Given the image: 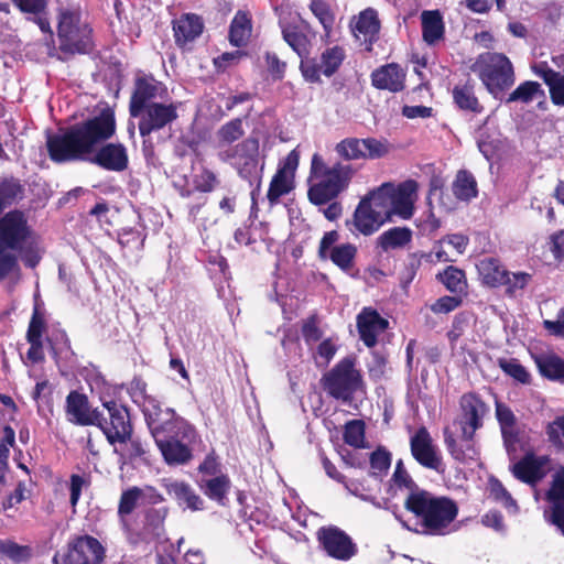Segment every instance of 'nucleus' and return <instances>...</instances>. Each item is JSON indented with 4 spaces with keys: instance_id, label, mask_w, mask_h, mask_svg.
Listing matches in <instances>:
<instances>
[{
    "instance_id": "f257e3e1",
    "label": "nucleus",
    "mask_w": 564,
    "mask_h": 564,
    "mask_svg": "<svg viewBox=\"0 0 564 564\" xmlns=\"http://www.w3.org/2000/svg\"><path fill=\"white\" fill-rule=\"evenodd\" d=\"M115 110L101 109L94 117L72 124L58 133L48 134L46 151L50 160L56 164L80 162L89 159L91 163L110 172H123L129 167V154L120 142H106L116 134Z\"/></svg>"
},
{
    "instance_id": "f03ea898",
    "label": "nucleus",
    "mask_w": 564,
    "mask_h": 564,
    "mask_svg": "<svg viewBox=\"0 0 564 564\" xmlns=\"http://www.w3.org/2000/svg\"><path fill=\"white\" fill-rule=\"evenodd\" d=\"M19 258L34 269L42 260V250L25 214L13 209L0 217V281L20 271Z\"/></svg>"
},
{
    "instance_id": "7ed1b4c3",
    "label": "nucleus",
    "mask_w": 564,
    "mask_h": 564,
    "mask_svg": "<svg viewBox=\"0 0 564 564\" xmlns=\"http://www.w3.org/2000/svg\"><path fill=\"white\" fill-rule=\"evenodd\" d=\"M403 507L417 520L420 530L416 532L432 536L449 534L459 512L454 499L436 496L426 489L415 495H408Z\"/></svg>"
},
{
    "instance_id": "20e7f679",
    "label": "nucleus",
    "mask_w": 564,
    "mask_h": 564,
    "mask_svg": "<svg viewBox=\"0 0 564 564\" xmlns=\"http://www.w3.org/2000/svg\"><path fill=\"white\" fill-rule=\"evenodd\" d=\"M356 173L357 169L351 163L339 161L328 166L319 153H314L310 178L315 182L308 187V200L315 206L330 203L348 188Z\"/></svg>"
},
{
    "instance_id": "39448f33",
    "label": "nucleus",
    "mask_w": 564,
    "mask_h": 564,
    "mask_svg": "<svg viewBox=\"0 0 564 564\" xmlns=\"http://www.w3.org/2000/svg\"><path fill=\"white\" fill-rule=\"evenodd\" d=\"M152 437L166 465L183 466L193 459L189 444L196 440L197 432L185 419L156 430Z\"/></svg>"
},
{
    "instance_id": "423d86ee",
    "label": "nucleus",
    "mask_w": 564,
    "mask_h": 564,
    "mask_svg": "<svg viewBox=\"0 0 564 564\" xmlns=\"http://www.w3.org/2000/svg\"><path fill=\"white\" fill-rule=\"evenodd\" d=\"M470 69L495 99H501L516 82L514 67L503 53H481L471 64Z\"/></svg>"
},
{
    "instance_id": "0eeeda50",
    "label": "nucleus",
    "mask_w": 564,
    "mask_h": 564,
    "mask_svg": "<svg viewBox=\"0 0 564 564\" xmlns=\"http://www.w3.org/2000/svg\"><path fill=\"white\" fill-rule=\"evenodd\" d=\"M58 50L66 58L76 54H88L94 48L93 28L83 20L79 9L65 8L58 11Z\"/></svg>"
},
{
    "instance_id": "6e6552de",
    "label": "nucleus",
    "mask_w": 564,
    "mask_h": 564,
    "mask_svg": "<svg viewBox=\"0 0 564 564\" xmlns=\"http://www.w3.org/2000/svg\"><path fill=\"white\" fill-rule=\"evenodd\" d=\"M321 387L326 394L343 403H350L357 392L365 391L361 371L356 368V357L340 359L321 378Z\"/></svg>"
},
{
    "instance_id": "1a4fd4ad",
    "label": "nucleus",
    "mask_w": 564,
    "mask_h": 564,
    "mask_svg": "<svg viewBox=\"0 0 564 564\" xmlns=\"http://www.w3.org/2000/svg\"><path fill=\"white\" fill-rule=\"evenodd\" d=\"M224 162L230 163L238 175L248 181L250 185L257 182V189L260 187L261 177L258 175L259 164V140L249 137L235 147H230L219 153Z\"/></svg>"
},
{
    "instance_id": "9d476101",
    "label": "nucleus",
    "mask_w": 564,
    "mask_h": 564,
    "mask_svg": "<svg viewBox=\"0 0 564 564\" xmlns=\"http://www.w3.org/2000/svg\"><path fill=\"white\" fill-rule=\"evenodd\" d=\"M106 557V549L100 541L91 535H76L68 543L66 552L56 553L55 564H101Z\"/></svg>"
},
{
    "instance_id": "9b49d317",
    "label": "nucleus",
    "mask_w": 564,
    "mask_h": 564,
    "mask_svg": "<svg viewBox=\"0 0 564 564\" xmlns=\"http://www.w3.org/2000/svg\"><path fill=\"white\" fill-rule=\"evenodd\" d=\"M178 106L180 102H152L139 110L137 115H130L132 118L139 119L138 129L143 138V144L147 137L170 127L178 119Z\"/></svg>"
},
{
    "instance_id": "f8f14e48",
    "label": "nucleus",
    "mask_w": 564,
    "mask_h": 564,
    "mask_svg": "<svg viewBox=\"0 0 564 564\" xmlns=\"http://www.w3.org/2000/svg\"><path fill=\"white\" fill-rule=\"evenodd\" d=\"M104 406L108 416L99 411L98 422L94 426L102 431L110 445L129 440V432H133V426L128 408L113 400L104 402Z\"/></svg>"
},
{
    "instance_id": "ddd939ff",
    "label": "nucleus",
    "mask_w": 564,
    "mask_h": 564,
    "mask_svg": "<svg viewBox=\"0 0 564 564\" xmlns=\"http://www.w3.org/2000/svg\"><path fill=\"white\" fill-rule=\"evenodd\" d=\"M316 540L321 550L337 561L347 562L358 553L352 538L333 524L321 527L316 532Z\"/></svg>"
},
{
    "instance_id": "4468645a",
    "label": "nucleus",
    "mask_w": 564,
    "mask_h": 564,
    "mask_svg": "<svg viewBox=\"0 0 564 564\" xmlns=\"http://www.w3.org/2000/svg\"><path fill=\"white\" fill-rule=\"evenodd\" d=\"M335 151L344 161L376 160L386 156L390 145L376 138H346L336 144Z\"/></svg>"
},
{
    "instance_id": "2eb2a0df",
    "label": "nucleus",
    "mask_w": 564,
    "mask_h": 564,
    "mask_svg": "<svg viewBox=\"0 0 564 564\" xmlns=\"http://www.w3.org/2000/svg\"><path fill=\"white\" fill-rule=\"evenodd\" d=\"M345 58V48L339 45H334L327 47L321 54V63H317L315 58L302 59L300 69L305 80L310 83H321V75L323 74L326 77L333 76L340 68Z\"/></svg>"
},
{
    "instance_id": "dca6fc26",
    "label": "nucleus",
    "mask_w": 564,
    "mask_h": 564,
    "mask_svg": "<svg viewBox=\"0 0 564 564\" xmlns=\"http://www.w3.org/2000/svg\"><path fill=\"white\" fill-rule=\"evenodd\" d=\"M544 519L564 536V466L558 467L552 475L549 488L545 490Z\"/></svg>"
},
{
    "instance_id": "f3484780",
    "label": "nucleus",
    "mask_w": 564,
    "mask_h": 564,
    "mask_svg": "<svg viewBox=\"0 0 564 564\" xmlns=\"http://www.w3.org/2000/svg\"><path fill=\"white\" fill-rule=\"evenodd\" d=\"M413 458L424 468L443 474L445 471L442 455L425 426H421L410 438Z\"/></svg>"
},
{
    "instance_id": "a211bd4d",
    "label": "nucleus",
    "mask_w": 564,
    "mask_h": 564,
    "mask_svg": "<svg viewBox=\"0 0 564 564\" xmlns=\"http://www.w3.org/2000/svg\"><path fill=\"white\" fill-rule=\"evenodd\" d=\"M299 162L300 153L294 149L279 164L267 193V198L271 206L278 204L280 197L289 194L294 188V176Z\"/></svg>"
},
{
    "instance_id": "6ab92c4d",
    "label": "nucleus",
    "mask_w": 564,
    "mask_h": 564,
    "mask_svg": "<svg viewBox=\"0 0 564 564\" xmlns=\"http://www.w3.org/2000/svg\"><path fill=\"white\" fill-rule=\"evenodd\" d=\"M354 37L361 41L367 52H372L373 44L379 41L381 22L378 11L373 8H366L357 15H354L349 23Z\"/></svg>"
},
{
    "instance_id": "aec40b11",
    "label": "nucleus",
    "mask_w": 564,
    "mask_h": 564,
    "mask_svg": "<svg viewBox=\"0 0 564 564\" xmlns=\"http://www.w3.org/2000/svg\"><path fill=\"white\" fill-rule=\"evenodd\" d=\"M166 93V87L153 75L138 76L129 100V113L137 115L139 110L155 102L154 99Z\"/></svg>"
},
{
    "instance_id": "412c9836",
    "label": "nucleus",
    "mask_w": 564,
    "mask_h": 564,
    "mask_svg": "<svg viewBox=\"0 0 564 564\" xmlns=\"http://www.w3.org/2000/svg\"><path fill=\"white\" fill-rule=\"evenodd\" d=\"M356 325L360 340L372 348L378 343V336L388 329L389 322L377 310L364 307L356 317Z\"/></svg>"
},
{
    "instance_id": "4be33fe9",
    "label": "nucleus",
    "mask_w": 564,
    "mask_h": 564,
    "mask_svg": "<svg viewBox=\"0 0 564 564\" xmlns=\"http://www.w3.org/2000/svg\"><path fill=\"white\" fill-rule=\"evenodd\" d=\"M475 433L463 427L460 438L457 440L447 429L444 430V443L453 459L460 464L478 460L479 451L474 440Z\"/></svg>"
},
{
    "instance_id": "5701e85b",
    "label": "nucleus",
    "mask_w": 564,
    "mask_h": 564,
    "mask_svg": "<svg viewBox=\"0 0 564 564\" xmlns=\"http://www.w3.org/2000/svg\"><path fill=\"white\" fill-rule=\"evenodd\" d=\"M65 411L69 422L79 426H90L98 422V409H91L88 397L73 390L66 397Z\"/></svg>"
},
{
    "instance_id": "b1692460",
    "label": "nucleus",
    "mask_w": 564,
    "mask_h": 564,
    "mask_svg": "<svg viewBox=\"0 0 564 564\" xmlns=\"http://www.w3.org/2000/svg\"><path fill=\"white\" fill-rule=\"evenodd\" d=\"M462 412V429L476 432L484 425V417L489 412V406L475 392L464 393L459 399Z\"/></svg>"
},
{
    "instance_id": "393cba45",
    "label": "nucleus",
    "mask_w": 564,
    "mask_h": 564,
    "mask_svg": "<svg viewBox=\"0 0 564 564\" xmlns=\"http://www.w3.org/2000/svg\"><path fill=\"white\" fill-rule=\"evenodd\" d=\"M452 98L455 108L464 113L478 116L485 111L484 105L476 95V83L470 77L454 85Z\"/></svg>"
},
{
    "instance_id": "a878e982",
    "label": "nucleus",
    "mask_w": 564,
    "mask_h": 564,
    "mask_svg": "<svg viewBox=\"0 0 564 564\" xmlns=\"http://www.w3.org/2000/svg\"><path fill=\"white\" fill-rule=\"evenodd\" d=\"M417 191V183L408 180L398 186L391 183V213L402 219H410L414 210V195Z\"/></svg>"
},
{
    "instance_id": "bb28decb",
    "label": "nucleus",
    "mask_w": 564,
    "mask_h": 564,
    "mask_svg": "<svg viewBox=\"0 0 564 564\" xmlns=\"http://www.w3.org/2000/svg\"><path fill=\"white\" fill-rule=\"evenodd\" d=\"M405 72L398 63H389L376 68L370 78L375 88L399 93L405 88Z\"/></svg>"
},
{
    "instance_id": "cd10ccee",
    "label": "nucleus",
    "mask_w": 564,
    "mask_h": 564,
    "mask_svg": "<svg viewBox=\"0 0 564 564\" xmlns=\"http://www.w3.org/2000/svg\"><path fill=\"white\" fill-rule=\"evenodd\" d=\"M384 223L382 218L375 214L368 200L360 199L354 212L352 219H347L346 226L352 234L370 236L379 230Z\"/></svg>"
},
{
    "instance_id": "c85d7f7f",
    "label": "nucleus",
    "mask_w": 564,
    "mask_h": 564,
    "mask_svg": "<svg viewBox=\"0 0 564 564\" xmlns=\"http://www.w3.org/2000/svg\"><path fill=\"white\" fill-rule=\"evenodd\" d=\"M175 44L184 47L195 41L204 31L202 17L195 13H183L172 21Z\"/></svg>"
},
{
    "instance_id": "c756f323",
    "label": "nucleus",
    "mask_w": 564,
    "mask_h": 564,
    "mask_svg": "<svg viewBox=\"0 0 564 564\" xmlns=\"http://www.w3.org/2000/svg\"><path fill=\"white\" fill-rule=\"evenodd\" d=\"M142 412L152 436L156 433V430L166 429L167 424L176 423V421L183 419L173 409L163 410L160 402L154 398H145Z\"/></svg>"
},
{
    "instance_id": "7c9ffc66",
    "label": "nucleus",
    "mask_w": 564,
    "mask_h": 564,
    "mask_svg": "<svg viewBox=\"0 0 564 564\" xmlns=\"http://www.w3.org/2000/svg\"><path fill=\"white\" fill-rule=\"evenodd\" d=\"M533 73L549 87L551 101L555 106H564V69L554 70L547 62H539L532 66Z\"/></svg>"
},
{
    "instance_id": "2f4dec72",
    "label": "nucleus",
    "mask_w": 564,
    "mask_h": 564,
    "mask_svg": "<svg viewBox=\"0 0 564 564\" xmlns=\"http://www.w3.org/2000/svg\"><path fill=\"white\" fill-rule=\"evenodd\" d=\"M25 196V185L21 178L4 174L0 176V214L18 204Z\"/></svg>"
},
{
    "instance_id": "473e14b6",
    "label": "nucleus",
    "mask_w": 564,
    "mask_h": 564,
    "mask_svg": "<svg viewBox=\"0 0 564 564\" xmlns=\"http://www.w3.org/2000/svg\"><path fill=\"white\" fill-rule=\"evenodd\" d=\"M477 270L481 283L491 289H500L503 278L507 276L508 269L495 257H485L477 263Z\"/></svg>"
},
{
    "instance_id": "72a5a7b5",
    "label": "nucleus",
    "mask_w": 564,
    "mask_h": 564,
    "mask_svg": "<svg viewBox=\"0 0 564 564\" xmlns=\"http://www.w3.org/2000/svg\"><path fill=\"white\" fill-rule=\"evenodd\" d=\"M539 373L550 380L564 383V359L555 352H543L533 356Z\"/></svg>"
},
{
    "instance_id": "f704fd0d",
    "label": "nucleus",
    "mask_w": 564,
    "mask_h": 564,
    "mask_svg": "<svg viewBox=\"0 0 564 564\" xmlns=\"http://www.w3.org/2000/svg\"><path fill=\"white\" fill-rule=\"evenodd\" d=\"M166 491L178 503L180 507H185L192 511H199L204 509V500L195 492L189 484L185 481H173L166 485Z\"/></svg>"
},
{
    "instance_id": "c9c22d12",
    "label": "nucleus",
    "mask_w": 564,
    "mask_h": 564,
    "mask_svg": "<svg viewBox=\"0 0 564 564\" xmlns=\"http://www.w3.org/2000/svg\"><path fill=\"white\" fill-rule=\"evenodd\" d=\"M512 474L524 484L535 485L544 477L543 463L533 455H525L512 466Z\"/></svg>"
},
{
    "instance_id": "e433bc0d",
    "label": "nucleus",
    "mask_w": 564,
    "mask_h": 564,
    "mask_svg": "<svg viewBox=\"0 0 564 564\" xmlns=\"http://www.w3.org/2000/svg\"><path fill=\"white\" fill-rule=\"evenodd\" d=\"M252 19L249 12L239 10L229 26V42L236 47L245 46L251 37Z\"/></svg>"
},
{
    "instance_id": "4c0bfd02",
    "label": "nucleus",
    "mask_w": 564,
    "mask_h": 564,
    "mask_svg": "<svg viewBox=\"0 0 564 564\" xmlns=\"http://www.w3.org/2000/svg\"><path fill=\"white\" fill-rule=\"evenodd\" d=\"M391 183H383L378 188L371 191L361 200H368L369 206L375 214L388 221L392 217L391 213Z\"/></svg>"
},
{
    "instance_id": "58836bf2",
    "label": "nucleus",
    "mask_w": 564,
    "mask_h": 564,
    "mask_svg": "<svg viewBox=\"0 0 564 564\" xmlns=\"http://www.w3.org/2000/svg\"><path fill=\"white\" fill-rule=\"evenodd\" d=\"M421 22L422 36L426 44L434 45L444 37L445 25L438 10L423 11Z\"/></svg>"
},
{
    "instance_id": "ea45409f",
    "label": "nucleus",
    "mask_w": 564,
    "mask_h": 564,
    "mask_svg": "<svg viewBox=\"0 0 564 564\" xmlns=\"http://www.w3.org/2000/svg\"><path fill=\"white\" fill-rule=\"evenodd\" d=\"M169 507H150L144 510L143 531L154 540H161L165 535V520L169 516Z\"/></svg>"
},
{
    "instance_id": "a19ab883",
    "label": "nucleus",
    "mask_w": 564,
    "mask_h": 564,
    "mask_svg": "<svg viewBox=\"0 0 564 564\" xmlns=\"http://www.w3.org/2000/svg\"><path fill=\"white\" fill-rule=\"evenodd\" d=\"M198 486L210 500L224 505L230 490L231 481L229 476L225 474L213 478H202L198 481Z\"/></svg>"
},
{
    "instance_id": "79ce46f5",
    "label": "nucleus",
    "mask_w": 564,
    "mask_h": 564,
    "mask_svg": "<svg viewBox=\"0 0 564 564\" xmlns=\"http://www.w3.org/2000/svg\"><path fill=\"white\" fill-rule=\"evenodd\" d=\"M282 37L302 59L308 58L311 41L300 25L293 23L282 25Z\"/></svg>"
},
{
    "instance_id": "37998d69",
    "label": "nucleus",
    "mask_w": 564,
    "mask_h": 564,
    "mask_svg": "<svg viewBox=\"0 0 564 564\" xmlns=\"http://www.w3.org/2000/svg\"><path fill=\"white\" fill-rule=\"evenodd\" d=\"M454 196L463 202H469L478 195L477 181L471 172L459 170L452 184Z\"/></svg>"
},
{
    "instance_id": "c03bdc74",
    "label": "nucleus",
    "mask_w": 564,
    "mask_h": 564,
    "mask_svg": "<svg viewBox=\"0 0 564 564\" xmlns=\"http://www.w3.org/2000/svg\"><path fill=\"white\" fill-rule=\"evenodd\" d=\"M412 240V230L408 227H393L383 231L377 239V245L383 251L404 248Z\"/></svg>"
},
{
    "instance_id": "a18cd8bd",
    "label": "nucleus",
    "mask_w": 564,
    "mask_h": 564,
    "mask_svg": "<svg viewBox=\"0 0 564 564\" xmlns=\"http://www.w3.org/2000/svg\"><path fill=\"white\" fill-rule=\"evenodd\" d=\"M436 279L447 291L455 295L460 296L467 288L465 271L454 265H448L442 272H438Z\"/></svg>"
},
{
    "instance_id": "49530a36",
    "label": "nucleus",
    "mask_w": 564,
    "mask_h": 564,
    "mask_svg": "<svg viewBox=\"0 0 564 564\" xmlns=\"http://www.w3.org/2000/svg\"><path fill=\"white\" fill-rule=\"evenodd\" d=\"M118 443L123 445V447L120 451L115 448V453L120 456L123 463L144 459L148 453L147 443L141 437L134 436L133 432H129V440L127 438Z\"/></svg>"
},
{
    "instance_id": "de8ad7c7",
    "label": "nucleus",
    "mask_w": 564,
    "mask_h": 564,
    "mask_svg": "<svg viewBox=\"0 0 564 564\" xmlns=\"http://www.w3.org/2000/svg\"><path fill=\"white\" fill-rule=\"evenodd\" d=\"M545 98V93L540 83L534 80H525L521 83L506 98V104L522 102L530 104L535 98Z\"/></svg>"
},
{
    "instance_id": "09e8293b",
    "label": "nucleus",
    "mask_w": 564,
    "mask_h": 564,
    "mask_svg": "<svg viewBox=\"0 0 564 564\" xmlns=\"http://www.w3.org/2000/svg\"><path fill=\"white\" fill-rule=\"evenodd\" d=\"M532 279L531 273L508 270L507 276L501 281L500 289H503L507 297H516L531 283Z\"/></svg>"
},
{
    "instance_id": "8fccbe9b",
    "label": "nucleus",
    "mask_w": 564,
    "mask_h": 564,
    "mask_svg": "<svg viewBox=\"0 0 564 564\" xmlns=\"http://www.w3.org/2000/svg\"><path fill=\"white\" fill-rule=\"evenodd\" d=\"M142 496L143 490L137 486L130 487L121 492L117 510L118 518L121 522H126L127 518L138 508Z\"/></svg>"
},
{
    "instance_id": "3c124183",
    "label": "nucleus",
    "mask_w": 564,
    "mask_h": 564,
    "mask_svg": "<svg viewBox=\"0 0 564 564\" xmlns=\"http://www.w3.org/2000/svg\"><path fill=\"white\" fill-rule=\"evenodd\" d=\"M0 554L15 564H24L33 556V550L30 545H21L10 539H0Z\"/></svg>"
},
{
    "instance_id": "603ef678",
    "label": "nucleus",
    "mask_w": 564,
    "mask_h": 564,
    "mask_svg": "<svg viewBox=\"0 0 564 564\" xmlns=\"http://www.w3.org/2000/svg\"><path fill=\"white\" fill-rule=\"evenodd\" d=\"M310 10L319 21L324 30V36L330 37L335 24V13L328 2L325 0H312Z\"/></svg>"
},
{
    "instance_id": "864d4df0",
    "label": "nucleus",
    "mask_w": 564,
    "mask_h": 564,
    "mask_svg": "<svg viewBox=\"0 0 564 564\" xmlns=\"http://www.w3.org/2000/svg\"><path fill=\"white\" fill-rule=\"evenodd\" d=\"M357 256V247L351 243H343L330 249L329 259L344 271L352 268Z\"/></svg>"
},
{
    "instance_id": "5fc2aeb1",
    "label": "nucleus",
    "mask_w": 564,
    "mask_h": 564,
    "mask_svg": "<svg viewBox=\"0 0 564 564\" xmlns=\"http://www.w3.org/2000/svg\"><path fill=\"white\" fill-rule=\"evenodd\" d=\"M497 364L499 368L514 381L521 384L531 383L530 372L517 358H499Z\"/></svg>"
},
{
    "instance_id": "6e6d98bb",
    "label": "nucleus",
    "mask_w": 564,
    "mask_h": 564,
    "mask_svg": "<svg viewBox=\"0 0 564 564\" xmlns=\"http://www.w3.org/2000/svg\"><path fill=\"white\" fill-rule=\"evenodd\" d=\"M47 330L45 312L40 304L35 303L26 330V340H44L43 336Z\"/></svg>"
},
{
    "instance_id": "4d7b16f0",
    "label": "nucleus",
    "mask_w": 564,
    "mask_h": 564,
    "mask_svg": "<svg viewBox=\"0 0 564 564\" xmlns=\"http://www.w3.org/2000/svg\"><path fill=\"white\" fill-rule=\"evenodd\" d=\"M245 134V129L241 118H234L230 121L223 124L217 131V140L219 144L229 145Z\"/></svg>"
},
{
    "instance_id": "13d9d810",
    "label": "nucleus",
    "mask_w": 564,
    "mask_h": 564,
    "mask_svg": "<svg viewBox=\"0 0 564 564\" xmlns=\"http://www.w3.org/2000/svg\"><path fill=\"white\" fill-rule=\"evenodd\" d=\"M365 422L362 420H350L345 424L344 442L355 448L364 447L365 443Z\"/></svg>"
},
{
    "instance_id": "bf43d9fd",
    "label": "nucleus",
    "mask_w": 564,
    "mask_h": 564,
    "mask_svg": "<svg viewBox=\"0 0 564 564\" xmlns=\"http://www.w3.org/2000/svg\"><path fill=\"white\" fill-rule=\"evenodd\" d=\"M391 453L383 446H378L369 457L371 476L387 475L391 466Z\"/></svg>"
},
{
    "instance_id": "052dcab7",
    "label": "nucleus",
    "mask_w": 564,
    "mask_h": 564,
    "mask_svg": "<svg viewBox=\"0 0 564 564\" xmlns=\"http://www.w3.org/2000/svg\"><path fill=\"white\" fill-rule=\"evenodd\" d=\"M547 442L557 451H564V415H557L545 426Z\"/></svg>"
},
{
    "instance_id": "680f3d73",
    "label": "nucleus",
    "mask_w": 564,
    "mask_h": 564,
    "mask_svg": "<svg viewBox=\"0 0 564 564\" xmlns=\"http://www.w3.org/2000/svg\"><path fill=\"white\" fill-rule=\"evenodd\" d=\"M392 481L398 488H405L409 490L408 495H415L419 491H423L424 489L421 488L414 479L411 477V475L406 471L404 468L403 462L400 459L398 460L395 465L394 473L392 475Z\"/></svg>"
},
{
    "instance_id": "e2e57ef3",
    "label": "nucleus",
    "mask_w": 564,
    "mask_h": 564,
    "mask_svg": "<svg viewBox=\"0 0 564 564\" xmlns=\"http://www.w3.org/2000/svg\"><path fill=\"white\" fill-rule=\"evenodd\" d=\"M490 497L494 498L497 502H500L505 508L517 509V502L510 495V492L506 489L503 484L496 477L491 476L488 480Z\"/></svg>"
},
{
    "instance_id": "0e129e2a",
    "label": "nucleus",
    "mask_w": 564,
    "mask_h": 564,
    "mask_svg": "<svg viewBox=\"0 0 564 564\" xmlns=\"http://www.w3.org/2000/svg\"><path fill=\"white\" fill-rule=\"evenodd\" d=\"M301 333L307 345L322 339L323 330L319 327V318L317 314H312L302 322Z\"/></svg>"
},
{
    "instance_id": "69168bd1",
    "label": "nucleus",
    "mask_w": 564,
    "mask_h": 564,
    "mask_svg": "<svg viewBox=\"0 0 564 564\" xmlns=\"http://www.w3.org/2000/svg\"><path fill=\"white\" fill-rule=\"evenodd\" d=\"M197 471L203 476L202 478H213L218 475H225L221 471V464L215 449H212L198 465Z\"/></svg>"
},
{
    "instance_id": "338daca9",
    "label": "nucleus",
    "mask_w": 564,
    "mask_h": 564,
    "mask_svg": "<svg viewBox=\"0 0 564 564\" xmlns=\"http://www.w3.org/2000/svg\"><path fill=\"white\" fill-rule=\"evenodd\" d=\"M217 175L208 169H203L199 175L194 177V188L200 193H210L219 185Z\"/></svg>"
},
{
    "instance_id": "774afa93",
    "label": "nucleus",
    "mask_w": 564,
    "mask_h": 564,
    "mask_svg": "<svg viewBox=\"0 0 564 564\" xmlns=\"http://www.w3.org/2000/svg\"><path fill=\"white\" fill-rule=\"evenodd\" d=\"M469 324V314L466 312H460L455 315L452 328L447 332V338L451 345H455L457 340L464 335L467 326Z\"/></svg>"
}]
</instances>
